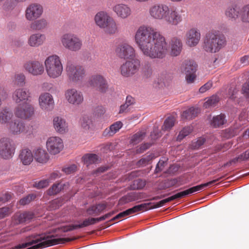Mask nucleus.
<instances>
[{"label":"nucleus","instance_id":"obj_14","mask_svg":"<svg viewBox=\"0 0 249 249\" xmlns=\"http://www.w3.org/2000/svg\"><path fill=\"white\" fill-rule=\"evenodd\" d=\"M201 36L200 31L198 28H190L186 31L185 35L186 45L191 48L196 47L200 41Z\"/></svg>","mask_w":249,"mask_h":249},{"label":"nucleus","instance_id":"obj_54","mask_svg":"<svg viewBox=\"0 0 249 249\" xmlns=\"http://www.w3.org/2000/svg\"><path fill=\"white\" fill-rule=\"evenodd\" d=\"M62 205L61 199L57 198L52 200L50 202L49 209L50 210L58 209Z\"/></svg>","mask_w":249,"mask_h":249},{"label":"nucleus","instance_id":"obj_51","mask_svg":"<svg viewBox=\"0 0 249 249\" xmlns=\"http://www.w3.org/2000/svg\"><path fill=\"white\" fill-rule=\"evenodd\" d=\"M206 142L205 138H199L196 141H193L190 144V148L192 149H197L201 147Z\"/></svg>","mask_w":249,"mask_h":249},{"label":"nucleus","instance_id":"obj_27","mask_svg":"<svg viewBox=\"0 0 249 249\" xmlns=\"http://www.w3.org/2000/svg\"><path fill=\"white\" fill-rule=\"evenodd\" d=\"M241 7L237 5L227 7L225 10L224 14L227 18L231 21H235L240 18Z\"/></svg>","mask_w":249,"mask_h":249},{"label":"nucleus","instance_id":"obj_56","mask_svg":"<svg viewBox=\"0 0 249 249\" xmlns=\"http://www.w3.org/2000/svg\"><path fill=\"white\" fill-rule=\"evenodd\" d=\"M236 134L235 131L233 128H228L225 130L222 134V136L226 139H229L234 136Z\"/></svg>","mask_w":249,"mask_h":249},{"label":"nucleus","instance_id":"obj_55","mask_svg":"<svg viewBox=\"0 0 249 249\" xmlns=\"http://www.w3.org/2000/svg\"><path fill=\"white\" fill-rule=\"evenodd\" d=\"M142 72L146 77H150L153 73L152 68L149 64H145L142 68Z\"/></svg>","mask_w":249,"mask_h":249},{"label":"nucleus","instance_id":"obj_2","mask_svg":"<svg viewBox=\"0 0 249 249\" xmlns=\"http://www.w3.org/2000/svg\"><path fill=\"white\" fill-rule=\"evenodd\" d=\"M227 45L226 36L218 31L211 30L208 32L202 43L203 49L208 53H216Z\"/></svg>","mask_w":249,"mask_h":249},{"label":"nucleus","instance_id":"obj_3","mask_svg":"<svg viewBox=\"0 0 249 249\" xmlns=\"http://www.w3.org/2000/svg\"><path fill=\"white\" fill-rule=\"evenodd\" d=\"M94 21L96 24L100 28L103 29L107 35H113L119 32L115 20L107 12H98L94 17Z\"/></svg>","mask_w":249,"mask_h":249},{"label":"nucleus","instance_id":"obj_24","mask_svg":"<svg viewBox=\"0 0 249 249\" xmlns=\"http://www.w3.org/2000/svg\"><path fill=\"white\" fill-rule=\"evenodd\" d=\"M53 123L54 129L58 133L63 134L68 131V124L65 119L56 116L53 118Z\"/></svg>","mask_w":249,"mask_h":249},{"label":"nucleus","instance_id":"obj_7","mask_svg":"<svg viewBox=\"0 0 249 249\" xmlns=\"http://www.w3.org/2000/svg\"><path fill=\"white\" fill-rule=\"evenodd\" d=\"M16 147L12 140L8 137L0 139V158L3 160L12 159L15 153Z\"/></svg>","mask_w":249,"mask_h":249},{"label":"nucleus","instance_id":"obj_36","mask_svg":"<svg viewBox=\"0 0 249 249\" xmlns=\"http://www.w3.org/2000/svg\"><path fill=\"white\" fill-rule=\"evenodd\" d=\"M149 204H143V203L140 205H136L131 208H129L124 212H123L124 217H126L130 214L135 213L139 212H142L146 211L147 206Z\"/></svg>","mask_w":249,"mask_h":249},{"label":"nucleus","instance_id":"obj_13","mask_svg":"<svg viewBox=\"0 0 249 249\" xmlns=\"http://www.w3.org/2000/svg\"><path fill=\"white\" fill-rule=\"evenodd\" d=\"M90 86L96 88L100 92L105 93L108 89V85L106 79L101 74L92 75L88 81Z\"/></svg>","mask_w":249,"mask_h":249},{"label":"nucleus","instance_id":"obj_1","mask_svg":"<svg viewBox=\"0 0 249 249\" xmlns=\"http://www.w3.org/2000/svg\"><path fill=\"white\" fill-rule=\"evenodd\" d=\"M136 44L143 54L152 59H162L168 53L165 37L156 28L149 25L139 27L135 34Z\"/></svg>","mask_w":249,"mask_h":249},{"label":"nucleus","instance_id":"obj_10","mask_svg":"<svg viewBox=\"0 0 249 249\" xmlns=\"http://www.w3.org/2000/svg\"><path fill=\"white\" fill-rule=\"evenodd\" d=\"M140 67V61L138 59L126 61L120 68L121 74L126 77L131 76L138 71Z\"/></svg>","mask_w":249,"mask_h":249},{"label":"nucleus","instance_id":"obj_38","mask_svg":"<svg viewBox=\"0 0 249 249\" xmlns=\"http://www.w3.org/2000/svg\"><path fill=\"white\" fill-rule=\"evenodd\" d=\"M84 163L89 166L90 164L98 163L99 161L98 156L94 154H87L83 157Z\"/></svg>","mask_w":249,"mask_h":249},{"label":"nucleus","instance_id":"obj_16","mask_svg":"<svg viewBox=\"0 0 249 249\" xmlns=\"http://www.w3.org/2000/svg\"><path fill=\"white\" fill-rule=\"evenodd\" d=\"M65 97L69 104L74 106H79L84 101L82 92L74 88L67 89L65 92Z\"/></svg>","mask_w":249,"mask_h":249},{"label":"nucleus","instance_id":"obj_34","mask_svg":"<svg viewBox=\"0 0 249 249\" xmlns=\"http://www.w3.org/2000/svg\"><path fill=\"white\" fill-rule=\"evenodd\" d=\"M33 21L30 25V27L34 30L40 31L46 28L48 26L47 20L44 18Z\"/></svg>","mask_w":249,"mask_h":249},{"label":"nucleus","instance_id":"obj_48","mask_svg":"<svg viewBox=\"0 0 249 249\" xmlns=\"http://www.w3.org/2000/svg\"><path fill=\"white\" fill-rule=\"evenodd\" d=\"M219 101V97L214 95L210 97L204 104V107L209 108L214 106Z\"/></svg>","mask_w":249,"mask_h":249},{"label":"nucleus","instance_id":"obj_49","mask_svg":"<svg viewBox=\"0 0 249 249\" xmlns=\"http://www.w3.org/2000/svg\"><path fill=\"white\" fill-rule=\"evenodd\" d=\"M145 133L144 132L140 131L134 134L131 139V142L134 144H136L142 141L144 138Z\"/></svg>","mask_w":249,"mask_h":249},{"label":"nucleus","instance_id":"obj_43","mask_svg":"<svg viewBox=\"0 0 249 249\" xmlns=\"http://www.w3.org/2000/svg\"><path fill=\"white\" fill-rule=\"evenodd\" d=\"M176 119L174 117L170 116L166 118L163 125L162 126V130L163 131H168L175 125Z\"/></svg>","mask_w":249,"mask_h":249},{"label":"nucleus","instance_id":"obj_50","mask_svg":"<svg viewBox=\"0 0 249 249\" xmlns=\"http://www.w3.org/2000/svg\"><path fill=\"white\" fill-rule=\"evenodd\" d=\"M193 128L191 126H187L184 127L181 131H180L177 137V140L180 141L185 137L188 136L190 133L192 132Z\"/></svg>","mask_w":249,"mask_h":249},{"label":"nucleus","instance_id":"obj_18","mask_svg":"<svg viewBox=\"0 0 249 249\" xmlns=\"http://www.w3.org/2000/svg\"><path fill=\"white\" fill-rule=\"evenodd\" d=\"M46 147L51 154L56 155L63 149V142L58 137H51L46 142Z\"/></svg>","mask_w":249,"mask_h":249},{"label":"nucleus","instance_id":"obj_39","mask_svg":"<svg viewBox=\"0 0 249 249\" xmlns=\"http://www.w3.org/2000/svg\"><path fill=\"white\" fill-rule=\"evenodd\" d=\"M122 123L121 122H117L110 125L108 129L107 128L104 131V134L109 136L113 135L122 126Z\"/></svg>","mask_w":249,"mask_h":249},{"label":"nucleus","instance_id":"obj_28","mask_svg":"<svg viewBox=\"0 0 249 249\" xmlns=\"http://www.w3.org/2000/svg\"><path fill=\"white\" fill-rule=\"evenodd\" d=\"M34 158L36 162L40 163H46L49 160L50 156L47 151L42 147H38L35 149Z\"/></svg>","mask_w":249,"mask_h":249},{"label":"nucleus","instance_id":"obj_57","mask_svg":"<svg viewBox=\"0 0 249 249\" xmlns=\"http://www.w3.org/2000/svg\"><path fill=\"white\" fill-rule=\"evenodd\" d=\"M166 165L167 160L165 158H162V159H160L157 163L155 169V172L156 173H158L161 171L163 169L164 166Z\"/></svg>","mask_w":249,"mask_h":249},{"label":"nucleus","instance_id":"obj_6","mask_svg":"<svg viewBox=\"0 0 249 249\" xmlns=\"http://www.w3.org/2000/svg\"><path fill=\"white\" fill-rule=\"evenodd\" d=\"M66 71L68 79L74 83L81 82L86 75V70L83 66L71 63H67Z\"/></svg>","mask_w":249,"mask_h":249},{"label":"nucleus","instance_id":"obj_26","mask_svg":"<svg viewBox=\"0 0 249 249\" xmlns=\"http://www.w3.org/2000/svg\"><path fill=\"white\" fill-rule=\"evenodd\" d=\"M18 159L22 164L28 165L33 161L34 155L29 148H23L19 152Z\"/></svg>","mask_w":249,"mask_h":249},{"label":"nucleus","instance_id":"obj_62","mask_svg":"<svg viewBox=\"0 0 249 249\" xmlns=\"http://www.w3.org/2000/svg\"><path fill=\"white\" fill-rule=\"evenodd\" d=\"M77 167L74 164H72L68 167L63 168L62 171L67 174H70L74 173L76 170Z\"/></svg>","mask_w":249,"mask_h":249},{"label":"nucleus","instance_id":"obj_44","mask_svg":"<svg viewBox=\"0 0 249 249\" xmlns=\"http://www.w3.org/2000/svg\"><path fill=\"white\" fill-rule=\"evenodd\" d=\"M64 185L65 184H61V183L54 184L48 190L47 194L49 196L56 195L64 189Z\"/></svg>","mask_w":249,"mask_h":249},{"label":"nucleus","instance_id":"obj_30","mask_svg":"<svg viewBox=\"0 0 249 249\" xmlns=\"http://www.w3.org/2000/svg\"><path fill=\"white\" fill-rule=\"evenodd\" d=\"M34 217V213L32 212H24L23 213H17L14 216V218L17 223L23 222H29Z\"/></svg>","mask_w":249,"mask_h":249},{"label":"nucleus","instance_id":"obj_41","mask_svg":"<svg viewBox=\"0 0 249 249\" xmlns=\"http://www.w3.org/2000/svg\"><path fill=\"white\" fill-rule=\"evenodd\" d=\"M135 103V99L131 96H127L126 98L125 103L120 106L119 113H123L128 111L130 109L129 107Z\"/></svg>","mask_w":249,"mask_h":249},{"label":"nucleus","instance_id":"obj_31","mask_svg":"<svg viewBox=\"0 0 249 249\" xmlns=\"http://www.w3.org/2000/svg\"><path fill=\"white\" fill-rule=\"evenodd\" d=\"M141 198V195L139 193L131 192L121 197L119 201V204L123 205L129 202L138 200Z\"/></svg>","mask_w":249,"mask_h":249},{"label":"nucleus","instance_id":"obj_53","mask_svg":"<svg viewBox=\"0 0 249 249\" xmlns=\"http://www.w3.org/2000/svg\"><path fill=\"white\" fill-rule=\"evenodd\" d=\"M97 222H98L97 218H88L85 219L81 224H78V227H80V228H82L89 226L90 225L94 224Z\"/></svg>","mask_w":249,"mask_h":249},{"label":"nucleus","instance_id":"obj_32","mask_svg":"<svg viewBox=\"0 0 249 249\" xmlns=\"http://www.w3.org/2000/svg\"><path fill=\"white\" fill-rule=\"evenodd\" d=\"M107 207V205L106 203H99L95 205L90 206L87 210V212L89 215H98L106 209Z\"/></svg>","mask_w":249,"mask_h":249},{"label":"nucleus","instance_id":"obj_58","mask_svg":"<svg viewBox=\"0 0 249 249\" xmlns=\"http://www.w3.org/2000/svg\"><path fill=\"white\" fill-rule=\"evenodd\" d=\"M49 183L48 179H42L38 182H36L34 186L37 189H41L48 186Z\"/></svg>","mask_w":249,"mask_h":249},{"label":"nucleus","instance_id":"obj_20","mask_svg":"<svg viewBox=\"0 0 249 249\" xmlns=\"http://www.w3.org/2000/svg\"><path fill=\"white\" fill-rule=\"evenodd\" d=\"M170 55L175 57L179 55L183 49V43L178 36L172 37L169 43Z\"/></svg>","mask_w":249,"mask_h":249},{"label":"nucleus","instance_id":"obj_29","mask_svg":"<svg viewBox=\"0 0 249 249\" xmlns=\"http://www.w3.org/2000/svg\"><path fill=\"white\" fill-rule=\"evenodd\" d=\"M197 65L193 60H184L181 66L180 71L182 73L184 74L192 73L196 72L197 71Z\"/></svg>","mask_w":249,"mask_h":249},{"label":"nucleus","instance_id":"obj_8","mask_svg":"<svg viewBox=\"0 0 249 249\" xmlns=\"http://www.w3.org/2000/svg\"><path fill=\"white\" fill-rule=\"evenodd\" d=\"M169 6L163 3L152 4L149 8L148 14L150 18L155 20H165Z\"/></svg>","mask_w":249,"mask_h":249},{"label":"nucleus","instance_id":"obj_37","mask_svg":"<svg viewBox=\"0 0 249 249\" xmlns=\"http://www.w3.org/2000/svg\"><path fill=\"white\" fill-rule=\"evenodd\" d=\"M198 112L199 110L197 108L192 107L184 111L181 114V117L184 119H193L197 116Z\"/></svg>","mask_w":249,"mask_h":249},{"label":"nucleus","instance_id":"obj_52","mask_svg":"<svg viewBox=\"0 0 249 249\" xmlns=\"http://www.w3.org/2000/svg\"><path fill=\"white\" fill-rule=\"evenodd\" d=\"M36 197V195L35 194H29L26 196L20 199L19 203L22 205H25L30 203L32 201L35 200Z\"/></svg>","mask_w":249,"mask_h":249},{"label":"nucleus","instance_id":"obj_46","mask_svg":"<svg viewBox=\"0 0 249 249\" xmlns=\"http://www.w3.org/2000/svg\"><path fill=\"white\" fill-rule=\"evenodd\" d=\"M15 85L23 87L25 85V76L23 73H18L15 74L14 80Z\"/></svg>","mask_w":249,"mask_h":249},{"label":"nucleus","instance_id":"obj_45","mask_svg":"<svg viewBox=\"0 0 249 249\" xmlns=\"http://www.w3.org/2000/svg\"><path fill=\"white\" fill-rule=\"evenodd\" d=\"M169 202H170V201L169 197H168L167 198L164 199L156 203V204L152 203V202H148V203H143V204H149L148 206H147L148 208L146 209V211H147L150 209H155V208L162 207L163 205H164L166 203H167Z\"/></svg>","mask_w":249,"mask_h":249},{"label":"nucleus","instance_id":"obj_63","mask_svg":"<svg viewBox=\"0 0 249 249\" xmlns=\"http://www.w3.org/2000/svg\"><path fill=\"white\" fill-rule=\"evenodd\" d=\"M213 86V83L211 81H208L206 84H205L203 86H201L199 89V91L201 93H204L208 90H209Z\"/></svg>","mask_w":249,"mask_h":249},{"label":"nucleus","instance_id":"obj_60","mask_svg":"<svg viewBox=\"0 0 249 249\" xmlns=\"http://www.w3.org/2000/svg\"><path fill=\"white\" fill-rule=\"evenodd\" d=\"M11 212L9 208L4 207L0 208V219L8 216Z\"/></svg>","mask_w":249,"mask_h":249},{"label":"nucleus","instance_id":"obj_4","mask_svg":"<svg viewBox=\"0 0 249 249\" xmlns=\"http://www.w3.org/2000/svg\"><path fill=\"white\" fill-rule=\"evenodd\" d=\"M45 70L51 78H56L62 74L63 67L60 57L56 54L47 57L44 61Z\"/></svg>","mask_w":249,"mask_h":249},{"label":"nucleus","instance_id":"obj_35","mask_svg":"<svg viewBox=\"0 0 249 249\" xmlns=\"http://www.w3.org/2000/svg\"><path fill=\"white\" fill-rule=\"evenodd\" d=\"M223 178H224V176H222V177H219L213 180L208 182L207 183L201 184L191 187V188L188 189L190 194H193V193H195L197 191L202 190L206 187L211 186L213 185L214 183H215L217 181H219L221 179Z\"/></svg>","mask_w":249,"mask_h":249},{"label":"nucleus","instance_id":"obj_19","mask_svg":"<svg viewBox=\"0 0 249 249\" xmlns=\"http://www.w3.org/2000/svg\"><path fill=\"white\" fill-rule=\"evenodd\" d=\"M40 107L43 110L49 111L52 110L54 106V102L53 96L49 93H41L38 98Z\"/></svg>","mask_w":249,"mask_h":249},{"label":"nucleus","instance_id":"obj_59","mask_svg":"<svg viewBox=\"0 0 249 249\" xmlns=\"http://www.w3.org/2000/svg\"><path fill=\"white\" fill-rule=\"evenodd\" d=\"M91 124V119L89 117L84 116L83 117L81 124L83 128L88 129Z\"/></svg>","mask_w":249,"mask_h":249},{"label":"nucleus","instance_id":"obj_11","mask_svg":"<svg viewBox=\"0 0 249 249\" xmlns=\"http://www.w3.org/2000/svg\"><path fill=\"white\" fill-rule=\"evenodd\" d=\"M34 111L33 106L29 103L25 102L15 107L14 113L17 118L26 120L33 116Z\"/></svg>","mask_w":249,"mask_h":249},{"label":"nucleus","instance_id":"obj_33","mask_svg":"<svg viewBox=\"0 0 249 249\" xmlns=\"http://www.w3.org/2000/svg\"><path fill=\"white\" fill-rule=\"evenodd\" d=\"M13 116V113L8 107H4L0 111V123L8 124Z\"/></svg>","mask_w":249,"mask_h":249},{"label":"nucleus","instance_id":"obj_12","mask_svg":"<svg viewBox=\"0 0 249 249\" xmlns=\"http://www.w3.org/2000/svg\"><path fill=\"white\" fill-rule=\"evenodd\" d=\"M183 12V10L179 11L176 7L169 6L164 21L170 25L177 26L183 21L185 16L182 14Z\"/></svg>","mask_w":249,"mask_h":249},{"label":"nucleus","instance_id":"obj_61","mask_svg":"<svg viewBox=\"0 0 249 249\" xmlns=\"http://www.w3.org/2000/svg\"><path fill=\"white\" fill-rule=\"evenodd\" d=\"M196 72L188 73L185 74V79L188 84L193 83L196 77Z\"/></svg>","mask_w":249,"mask_h":249},{"label":"nucleus","instance_id":"obj_21","mask_svg":"<svg viewBox=\"0 0 249 249\" xmlns=\"http://www.w3.org/2000/svg\"><path fill=\"white\" fill-rule=\"evenodd\" d=\"M31 98L30 90L26 88L16 89L12 94L13 100L16 103L27 101Z\"/></svg>","mask_w":249,"mask_h":249},{"label":"nucleus","instance_id":"obj_23","mask_svg":"<svg viewBox=\"0 0 249 249\" xmlns=\"http://www.w3.org/2000/svg\"><path fill=\"white\" fill-rule=\"evenodd\" d=\"M112 10L118 17L126 19L131 14V8L126 4L119 3L115 5Z\"/></svg>","mask_w":249,"mask_h":249},{"label":"nucleus","instance_id":"obj_15","mask_svg":"<svg viewBox=\"0 0 249 249\" xmlns=\"http://www.w3.org/2000/svg\"><path fill=\"white\" fill-rule=\"evenodd\" d=\"M115 51L116 55L122 59H131L135 55L133 47L126 42H122L117 45Z\"/></svg>","mask_w":249,"mask_h":249},{"label":"nucleus","instance_id":"obj_9","mask_svg":"<svg viewBox=\"0 0 249 249\" xmlns=\"http://www.w3.org/2000/svg\"><path fill=\"white\" fill-rule=\"evenodd\" d=\"M43 13V7L38 3H32L28 5L25 11V18L33 21L41 17Z\"/></svg>","mask_w":249,"mask_h":249},{"label":"nucleus","instance_id":"obj_5","mask_svg":"<svg viewBox=\"0 0 249 249\" xmlns=\"http://www.w3.org/2000/svg\"><path fill=\"white\" fill-rule=\"evenodd\" d=\"M60 42L65 49L72 52H79L83 47L82 39L72 33L63 34L60 37Z\"/></svg>","mask_w":249,"mask_h":249},{"label":"nucleus","instance_id":"obj_64","mask_svg":"<svg viewBox=\"0 0 249 249\" xmlns=\"http://www.w3.org/2000/svg\"><path fill=\"white\" fill-rule=\"evenodd\" d=\"M242 91L245 96L249 99V79L248 81L243 85Z\"/></svg>","mask_w":249,"mask_h":249},{"label":"nucleus","instance_id":"obj_25","mask_svg":"<svg viewBox=\"0 0 249 249\" xmlns=\"http://www.w3.org/2000/svg\"><path fill=\"white\" fill-rule=\"evenodd\" d=\"M46 40V36L40 33L31 35L28 38L27 43L31 47L37 48L43 44Z\"/></svg>","mask_w":249,"mask_h":249},{"label":"nucleus","instance_id":"obj_40","mask_svg":"<svg viewBox=\"0 0 249 249\" xmlns=\"http://www.w3.org/2000/svg\"><path fill=\"white\" fill-rule=\"evenodd\" d=\"M226 122L225 115L221 114L213 117L211 124L214 127H218L223 125Z\"/></svg>","mask_w":249,"mask_h":249},{"label":"nucleus","instance_id":"obj_17","mask_svg":"<svg viewBox=\"0 0 249 249\" xmlns=\"http://www.w3.org/2000/svg\"><path fill=\"white\" fill-rule=\"evenodd\" d=\"M23 68L26 71L33 76L42 75L44 72L43 64L38 60H29L23 64Z\"/></svg>","mask_w":249,"mask_h":249},{"label":"nucleus","instance_id":"obj_22","mask_svg":"<svg viewBox=\"0 0 249 249\" xmlns=\"http://www.w3.org/2000/svg\"><path fill=\"white\" fill-rule=\"evenodd\" d=\"M9 131L14 135H19L25 132V124L17 119L11 121L7 125Z\"/></svg>","mask_w":249,"mask_h":249},{"label":"nucleus","instance_id":"obj_47","mask_svg":"<svg viewBox=\"0 0 249 249\" xmlns=\"http://www.w3.org/2000/svg\"><path fill=\"white\" fill-rule=\"evenodd\" d=\"M145 181L142 179L138 178L134 180L130 185L132 190H140L142 189L145 185Z\"/></svg>","mask_w":249,"mask_h":249},{"label":"nucleus","instance_id":"obj_42","mask_svg":"<svg viewBox=\"0 0 249 249\" xmlns=\"http://www.w3.org/2000/svg\"><path fill=\"white\" fill-rule=\"evenodd\" d=\"M240 19L244 23H249V4L241 7Z\"/></svg>","mask_w":249,"mask_h":249}]
</instances>
